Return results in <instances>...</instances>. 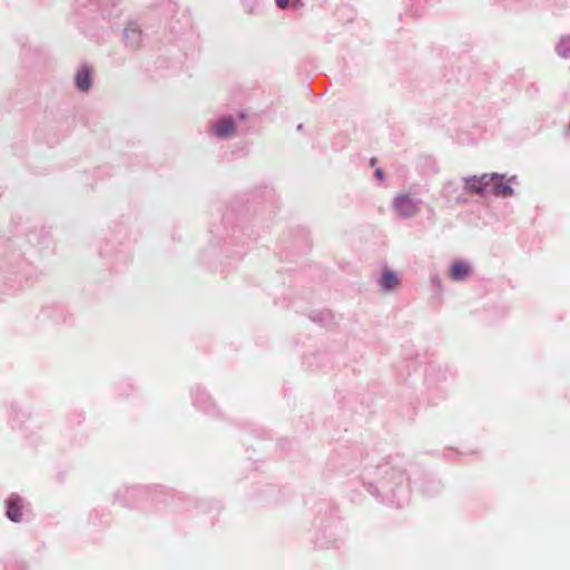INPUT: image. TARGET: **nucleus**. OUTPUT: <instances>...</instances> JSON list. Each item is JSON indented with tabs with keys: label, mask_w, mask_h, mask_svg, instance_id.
<instances>
[{
	"label": "nucleus",
	"mask_w": 570,
	"mask_h": 570,
	"mask_svg": "<svg viewBox=\"0 0 570 570\" xmlns=\"http://www.w3.org/2000/svg\"><path fill=\"white\" fill-rule=\"evenodd\" d=\"M422 207L421 199L409 193H397L391 202V209L402 219L415 217Z\"/></svg>",
	"instance_id": "nucleus-1"
},
{
	"label": "nucleus",
	"mask_w": 570,
	"mask_h": 570,
	"mask_svg": "<svg viewBox=\"0 0 570 570\" xmlns=\"http://www.w3.org/2000/svg\"><path fill=\"white\" fill-rule=\"evenodd\" d=\"M495 178H499V173L465 176L462 181L466 193L482 196L489 190L491 181Z\"/></svg>",
	"instance_id": "nucleus-2"
},
{
	"label": "nucleus",
	"mask_w": 570,
	"mask_h": 570,
	"mask_svg": "<svg viewBox=\"0 0 570 570\" xmlns=\"http://www.w3.org/2000/svg\"><path fill=\"white\" fill-rule=\"evenodd\" d=\"M518 183V176H507L505 174H499V178L491 181L490 193L498 198H510L515 195L513 185Z\"/></svg>",
	"instance_id": "nucleus-3"
},
{
	"label": "nucleus",
	"mask_w": 570,
	"mask_h": 570,
	"mask_svg": "<svg viewBox=\"0 0 570 570\" xmlns=\"http://www.w3.org/2000/svg\"><path fill=\"white\" fill-rule=\"evenodd\" d=\"M236 126L233 116H220L209 122V131L218 139H229L234 136Z\"/></svg>",
	"instance_id": "nucleus-4"
},
{
	"label": "nucleus",
	"mask_w": 570,
	"mask_h": 570,
	"mask_svg": "<svg viewBox=\"0 0 570 570\" xmlns=\"http://www.w3.org/2000/svg\"><path fill=\"white\" fill-rule=\"evenodd\" d=\"M95 69L87 62H81L75 70L73 83L79 92L87 94L94 87Z\"/></svg>",
	"instance_id": "nucleus-5"
},
{
	"label": "nucleus",
	"mask_w": 570,
	"mask_h": 570,
	"mask_svg": "<svg viewBox=\"0 0 570 570\" xmlns=\"http://www.w3.org/2000/svg\"><path fill=\"white\" fill-rule=\"evenodd\" d=\"M376 285L382 293H393L400 287L401 281L394 269L384 267L376 278Z\"/></svg>",
	"instance_id": "nucleus-6"
},
{
	"label": "nucleus",
	"mask_w": 570,
	"mask_h": 570,
	"mask_svg": "<svg viewBox=\"0 0 570 570\" xmlns=\"http://www.w3.org/2000/svg\"><path fill=\"white\" fill-rule=\"evenodd\" d=\"M473 272L472 264L465 259H455L449 267L451 281L459 283L468 279Z\"/></svg>",
	"instance_id": "nucleus-7"
},
{
	"label": "nucleus",
	"mask_w": 570,
	"mask_h": 570,
	"mask_svg": "<svg viewBox=\"0 0 570 570\" xmlns=\"http://www.w3.org/2000/svg\"><path fill=\"white\" fill-rule=\"evenodd\" d=\"M124 41L126 47L130 49H138L142 43V31L139 24L130 21L124 29Z\"/></svg>",
	"instance_id": "nucleus-8"
},
{
	"label": "nucleus",
	"mask_w": 570,
	"mask_h": 570,
	"mask_svg": "<svg viewBox=\"0 0 570 570\" xmlns=\"http://www.w3.org/2000/svg\"><path fill=\"white\" fill-rule=\"evenodd\" d=\"M22 501L17 495H11L8 499L7 515L13 522H20L22 520Z\"/></svg>",
	"instance_id": "nucleus-9"
},
{
	"label": "nucleus",
	"mask_w": 570,
	"mask_h": 570,
	"mask_svg": "<svg viewBox=\"0 0 570 570\" xmlns=\"http://www.w3.org/2000/svg\"><path fill=\"white\" fill-rule=\"evenodd\" d=\"M556 51L561 58L570 57V36H562L556 45Z\"/></svg>",
	"instance_id": "nucleus-10"
},
{
	"label": "nucleus",
	"mask_w": 570,
	"mask_h": 570,
	"mask_svg": "<svg viewBox=\"0 0 570 570\" xmlns=\"http://www.w3.org/2000/svg\"><path fill=\"white\" fill-rule=\"evenodd\" d=\"M430 282L432 285H434L438 288H442V281L439 275H432L430 277Z\"/></svg>",
	"instance_id": "nucleus-11"
},
{
	"label": "nucleus",
	"mask_w": 570,
	"mask_h": 570,
	"mask_svg": "<svg viewBox=\"0 0 570 570\" xmlns=\"http://www.w3.org/2000/svg\"><path fill=\"white\" fill-rule=\"evenodd\" d=\"M276 4L278 8L284 9L288 6V0H276Z\"/></svg>",
	"instance_id": "nucleus-12"
},
{
	"label": "nucleus",
	"mask_w": 570,
	"mask_h": 570,
	"mask_svg": "<svg viewBox=\"0 0 570 570\" xmlns=\"http://www.w3.org/2000/svg\"><path fill=\"white\" fill-rule=\"evenodd\" d=\"M376 176L381 179L382 178V171L381 170H376Z\"/></svg>",
	"instance_id": "nucleus-13"
}]
</instances>
